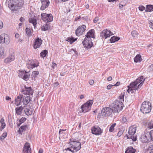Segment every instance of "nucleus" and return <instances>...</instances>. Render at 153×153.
I'll return each mask as SVG.
<instances>
[{"instance_id": "31", "label": "nucleus", "mask_w": 153, "mask_h": 153, "mask_svg": "<svg viewBox=\"0 0 153 153\" xmlns=\"http://www.w3.org/2000/svg\"><path fill=\"white\" fill-rule=\"evenodd\" d=\"M146 12L153 11V6L152 5H148L146 6Z\"/></svg>"}, {"instance_id": "26", "label": "nucleus", "mask_w": 153, "mask_h": 153, "mask_svg": "<svg viewBox=\"0 0 153 153\" xmlns=\"http://www.w3.org/2000/svg\"><path fill=\"white\" fill-rule=\"evenodd\" d=\"M23 109V108L22 106L17 107L16 108V113L18 115H20L22 113V111Z\"/></svg>"}, {"instance_id": "37", "label": "nucleus", "mask_w": 153, "mask_h": 153, "mask_svg": "<svg viewBox=\"0 0 153 153\" xmlns=\"http://www.w3.org/2000/svg\"><path fill=\"white\" fill-rule=\"evenodd\" d=\"M24 111L26 115H31L32 114V111H30L29 109L27 108L25 109L24 110Z\"/></svg>"}, {"instance_id": "13", "label": "nucleus", "mask_w": 153, "mask_h": 153, "mask_svg": "<svg viewBox=\"0 0 153 153\" xmlns=\"http://www.w3.org/2000/svg\"><path fill=\"white\" fill-rule=\"evenodd\" d=\"M25 89L22 91V92L23 94L29 95H32L33 94V91L31 87H27L25 86Z\"/></svg>"}, {"instance_id": "45", "label": "nucleus", "mask_w": 153, "mask_h": 153, "mask_svg": "<svg viewBox=\"0 0 153 153\" xmlns=\"http://www.w3.org/2000/svg\"><path fill=\"white\" fill-rule=\"evenodd\" d=\"M26 118L25 117H22L19 120V122L21 124L24 123L26 120Z\"/></svg>"}, {"instance_id": "43", "label": "nucleus", "mask_w": 153, "mask_h": 153, "mask_svg": "<svg viewBox=\"0 0 153 153\" xmlns=\"http://www.w3.org/2000/svg\"><path fill=\"white\" fill-rule=\"evenodd\" d=\"M39 72L38 71H33L32 72V75L33 77H36V76L39 74Z\"/></svg>"}, {"instance_id": "17", "label": "nucleus", "mask_w": 153, "mask_h": 153, "mask_svg": "<svg viewBox=\"0 0 153 153\" xmlns=\"http://www.w3.org/2000/svg\"><path fill=\"white\" fill-rule=\"evenodd\" d=\"M15 59L14 54L13 53L10 55L4 60V62L6 63H10Z\"/></svg>"}, {"instance_id": "47", "label": "nucleus", "mask_w": 153, "mask_h": 153, "mask_svg": "<svg viewBox=\"0 0 153 153\" xmlns=\"http://www.w3.org/2000/svg\"><path fill=\"white\" fill-rule=\"evenodd\" d=\"M138 8L140 10L143 11L145 10V7L144 6L141 5Z\"/></svg>"}, {"instance_id": "2", "label": "nucleus", "mask_w": 153, "mask_h": 153, "mask_svg": "<svg viewBox=\"0 0 153 153\" xmlns=\"http://www.w3.org/2000/svg\"><path fill=\"white\" fill-rule=\"evenodd\" d=\"M6 3L8 7L13 11H16L20 9L24 4L23 0H7Z\"/></svg>"}, {"instance_id": "10", "label": "nucleus", "mask_w": 153, "mask_h": 153, "mask_svg": "<svg viewBox=\"0 0 153 153\" xmlns=\"http://www.w3.org/2000/svg\"><path fill=\"white\" fill-rule=\"evenodd\" d=\"M10 42V39L8 35L4 33L0 35V43L8 45Z\"/></svg>"}, {"instance_id": "7", "label": "nucleus", "mask_w": 153, "mask_h": 153, "mask_svg": "<svg viewBox=\"0 0 153 153\" xmlns=\"http://www.w3.org/2000/svg\"><path fill=\"white\" fill-rule=\"evenodd\" d=\"M140 140L142 143H148L152 141L150 131H145L144 133L141 136Z\"/></svg>"}, {"instance_id": "54", "label": "nucleus", "mask_w": 153, "mask_h": 153, "mask_svg": "<svg viewBox=\"0 0 153 153\" xmlns=\"http://www.w3.org/2000/svg\"><path fill=\"white\" fill-rule=\"evenodd\" d=\"M99 20L98 17H95L93 20V22L94 23H96Z\"/></svg>"}, {"instance_id": "28", "label": "nucleus", "mask_w": 153, "mask_h": 153, "mask_svg": "<svg viewBox=\"0 0 153 153\" xmlns=\"http://www.w3.org/2000/svg\"><path fill=\"white\" fill-rule=\"evenodd\" d=\"M134 60L135 62H140L142 60L141 56L140 54L137 55L134 58Z\"/></svg>"}, {"instance_id": "57", "label": "nucleus", "mask_w": 153, "mask_h": 153, "mask_svg": "<svg viewBox=\"0 0 153 153\" xmlns=\"http://www.w3.org/2000/svg\"><path fill=\"white\" fill-rule=\"evenodd\" d=\"M66 130V129L63 130V129H60L59 131V134H61L63 133V131H65Z\"/></svg>"}, {"instance_id": "1", "label": "nucleus", "mask_w": 153, "mask_h": 153, "mask_svg": "<svg viewBox=\"0 0 153 153\" xmlns=\"http://www.w3.org/2000/svg\"><path fill=\"white\" fill-rule=\"evenodd\" d=\"M145 80L143 76L139 77L128 86V88L127 90V92L129 93H134L136 90H138L141 88Z\"/></svg>"}, {"instance_id": "15", "label": "nucleus", "mask_w": 153, "mask_h": 153, "mask_svg": "<svg viewBox=\"0 0 153 153\" xmlns=\"http://www.w3.org/2000/svg\"><path fill=\"white\" fill-rule=\"evenodd\" d=\"M23 153H31V149L30 148L29 143L27 142L23 147Z\"/></svg>"}, {"instance_id": "60", "label": "nucleus", "mask_w": 153, "mask_h": 153, "mask_svg": "<svg viewBox=\"0 0 153 153\" xmlns=\"http://www.w3.org/2000/svg\"><path fill=\"white\" fill-rule=\"evenodd\" d=\"M72 51L74 52L76 55H78V52L76 51L74 49H71L70 51L71 52Z\"/></svg>"}, {"instance_id": "30", "label": "nucleus", "mask_w": 153, "mask_h": 153, "mask_svg": "<svg viewBox=\"0 0 153 153\" xmlns=\"http://www.w3.org/2000/svg\"><path fill=\"white\" fill-rule=\"evenodd\" d=\"M120 39V38L115 36L112 37L110 39V42L114 43L116 42H117Z\"/></svg>"}, {"instance_id": "62", "label": "nucleus", "mask_w": 153, "mask_h": 153, "mask_svg": "<svg viewBox=\"0 0 153 153\" xmlns=\"http://www.w3.org/2000/svg\"><path fill=\"white\" fill-rule=\"evenodd\" d=\"M149 24V27H150V28L153 29V21L152 22H151V23H150Z\"/></svg>"}, {"instance_id": "63", "label": "nucleus", "mask_w": 153, "mask_h": 153, "mask_svg": "<svg viewBox=\"0 0 153 153\" xmlns=\"http://www.w3.org/2000/svg\"><path fill=\"white\" fill-rule=\"evenodd\" d=\"M120 84V82H117L114 85V86H119Z\"/></svg>"}, {"instance_id": "33", "label": "nucleus", "mask_w": 153, "mask_h": 153, "mask_svg": "<svg viewBox=\"0 0 153 153\" xmlns=\"http://www.w3.org/2000/svg\"><path fill=\"white\" fill-rule=\"evenodd\" d=\"M70 140L71 141L69 142L68 143L70 144V145H71V148H73V147H74L73 144L78 142L76 141V139H74L73 138L70 139Z\"/></svg>"}, {"instance_id": "27", "label": "nucleus", "mask_w": 153, "mask_h": 153, "mask_svg": "<svg viewBox=\"0 0 153 153\" xmlns=\"http://www.w3.org/2000/svg\"><path fill=\"white\" fill-rule=\"evenodd\" d=\"M77 38H74L72 36L69 37L67 38L66 40L69 42L71 44H72L73 42L77 40Z\"/></svg>"}, {"instance_id": "12", "label": "nucleus", "mask_w": 153, "mask_h": 153, "mask_svg": "<svg viewBox=\"0 0 153 153\" xmlns=\"http://www.w3.org/2000/svg\"><path fill=\"white\" fill-rule=\"evenodd\" d=\"M91 132L93 134L99 135H100L102 133V130L99 126H95L92 128Z\"/></svg>"}, {"instance_id": "46", "label": "nucleus", "mask_w": 153, "mask_h": 153, "mask_svg": "<svg viewBox=\"0 0 153 153\" xmlns=\"http://www.w3.org/2000/svg\"><path fill=\"white\" fill-rule=\"evenodd\" d=\"M4 49L3 47H0V56H2L4 54Z\"/></svg>"}, {"instance_id": "16", "label": "nucleus", "mask_w": 153, "mask_h": 153, "mask_svg": "<svg viewBox=\"0 0 153 153\" xmlns=\"http://www.w3.org/2000/svg\"><path fill=\"white\" fill-rule=\"evenodd\" d=\"M41 3L42 5L40 8V10H42L48 7L50 4V2L48 0H42Z\"/></svg>"}, {"instance_id": "52", "label": "nucleus", "mask_w": 153, "mask_h": 153, "mask_svg": "<svg viewBox=\"0 0 153 153\" xmlns=\"http://www.w3.org/2000/svg\"><path fill=\"white\" fill-rule=\"evenodd\" d=\"M149 69L150 71L153 70V64L151 65L149 67Z\"/></svg>"}, {"instance_id": "20", "label": "nucleus", "mask_w": 153, "mask_h": 153, "mask_svg": "<svg viewBox=\"0 0 153 153\" xmlns=\"http://www.w3.org/2000/svg\"><path fill=\"white\" fill-rule=\"evenodd\" d=\"M73 144L74 147L73 148L74 150H76V152L78 151L81 148V144L80 142L78 141L74 143Z\"/></svg>"}, {"instance_id": "14", "label": "nucleus", "mask_w": 153, "mask_h": 153, "mask_svg": "<svg viewBox=\"0 0 153 153\" xmlns=\"http://www.w3.org/2000/svg\"><path fill=\"white\" fill-rule=\"evenodd\" d=\"M42 40L41 38L37 37L35 40L34 43L33 44V48L35 49L40 47L42 42Z\"/></svg>"}, {"instance_id": "55", "label": "nucleus", "mask_w": 153, "mask_h": 153, "mask_svg": "<svg viewBox=\"0 0 153 153\" xmlns=\"http://www.w3.org/2000/svg\"><path fill=\"white\" fill-rule=\"evenodd\" d=\"M107 31L110 32L109 33H108V35H107L108 36V37H109L110 36H111L113 34L110 31L107 30Z\"/></svg>"}, {"instance_id": "50", "label": "nucleus", "mask_w": 153, "mask_h": 153, "mask_svg": "<svg viewBox=\"0 0 153 153\" xmlns=\"http://www.w3.org/2000/svg\"><path fill=\"white\" fill-rule=\"evenodd\" d=\"M127 120L125 117H123L122 119V122L123 123H125L127 122Z\"/></svg>"}, {"instance_id": "18", "label": "nucleus", "mask_w": 153, "mask_h": 153, "mask_svg": "<svg viewBox=\"0 0 153 153\" xmlns=\"http://www.w3.org/2000/svg\"><path fill=\"white\" fill-rule=\"evenodd\" d=\"M32 98L30 96H27L26 97L23 96L22 102L23 104L26 105L31 101Z\"/></svg>"}, {"instance_id": "42", "label": "nucleus", "mask_w": 153, "mask_h": 153, "mask_svg": "<svg viewBox=\"0 0 153 153\" xmlns=\"http://www.w3.org/2000/svg\"><path fill=\"white\" fill-rule=\"evenodd\" d=\"M25 31L26 34L28 36H31V30H30V29L27 28L26 27L25 29Z\"/></svg>"}, {"instance_id": "9", "label": "nucleus", "mask_w": 153, "mask_h": 153, "mask_svg": "<svg viewBox=\"0 0 153 153\" xmlns=\"http://www.w3.org/2000/svg\"><path fill=\"white\" fill-rule=\"evenodd\" d=\"M115 112L112 108H111L108 107L104 108L101 110V113L102 116L108 117L111 115L112 112Z\"/></svg>"}, {"instance_id": "64", "label": "nucleus", "mask_w": 153, "mask_h": 153, "mask_svg": "<svg viewBox=\"0 0 153 153\" xmlns=\"http://www.w3.org/2000/svg\"><path fill=\"white\" fill-rule=\"evenodd\" d=\"M150 126L152 128H153V121H151L150 123Z\"/></svg>"}, {"instance_id": "32", "label": "nucleus", "mask_w": 153, "mask_h": 153, "mask_svg": "<svg viewBox=\"0 0 153 153\" xmlns=\"http://www.w3.org/2000/svg\"><path fill=\"white\" fill-rule=\"evenodd\" d=\"M48 19V20H47V22H51L53 21V17L51 14H47V17Z\"/></svg>"}, {"instance_id": "5", "label": "nucleus", "mask_w": 153, "mask_h": 153, "mask_svg": "<svg viewBox=\"0 0 153 153\" xmlns=\"http://www.w3.org/2000/svg\"><path fill=\"white\" fill-rule=\"evenodd\" d=\"M152 105L150 102L146 101L142 103L140 107V111L143 114H146L150 112Z\"/></svg>"}, {"instance_id": "25", "label": "nucleus", "mask_w": 153, "mask_h": 153, "mask_svg": "<svg viewBox=\"0 0 153 153\" xmlns=\"http://www.w3.org/2000/svg\"><path fill=\"white\" fill-rule=\"evenodd\" d=\"M136 150L132 146L128 147L126 150L125 153H134Z\"/></svg>"}, {"instance_id": "4", "label": "nucleus", "mask_w": 153, "mask_h": 153, "mask_svg": "<svg viewBox=\"0 0 153 153\" xmlns=\"http://www.w3.org/2000/svg\"><path fill=\"white\" fill-rule=\"evenodd\" d=\"M124 93H121L118 99L116 100L114 102L113 106L112 107L115 112H118L119 111L123 109V102L124 100Z\"/></svg>"}, {"instance_id": "19", "label": "nucleus", "mask_w": 153, "mask_h": 153, "mask_svg": "<svg viewBox=\"0 0 153 153\" xmlns=\"http://www.w3.org/2000/svg\"><path fill=\"white\" fill-rule=\"evenodd\" d=\"M23 99V95H18L17 96V98L15 99V104L17 105L18 106L20 105L22 102V100Z\"/></svg>"}, {"instance_id": "11", "label": "nucleus", "mask_w": 153, "mask_h": 153, "mask_svg": "<svg viewBox=\"0 0 153 153\" xmlns=\"http://www.w3.org/2000/svg\"><path fill=\"white\" fill-rule=\"evenodd\" d=\"M86 29V26L84 25H82L79 27L75 31L76 35L79 36L82 34Z\"/></svg>"}, {"instance_id": "36", "label": "nucleus", "mask_w": 153, "mask_h": 153, "mask_svg": "<svg viewBox=\"0 0 153 153\" xmlns=\"http://www.w3.org/2000/svg\"><path fill=\"white\" fill-rule=\"evenodd\" d=\"M30 76V74L26 72L25 74H24V77L22 78V79H23L25 81H27L29 79Z\"/></svg>"}, {"instance_id": "3", "label": "nucleus", "mask_w": 153, "mask_h": 153, "mask_svg": "<svg viewBox=\"0 0 153 153\" xmlns=\"http://www.w3.org/2000/svg\"><path fill=\"white\" fill-rule=\"evenodd\" d=\"M94 30L91 29L87 32L86 37H85L84 40L82 42V43L84 47L87 49L90 48L93 45V44L91 41V37L92 38H94Z\"/></svg>"}, {"instance_id": "58", "label": "nucleus", "mask_w": 153, "mask_h": 153, "mask_svg": "<svg viewBox=\"0 0 153 153\" xmlns=\"http://www.w3.org/2000/svg\"><path fill=\"white\" fill-rule=\"evenodd\" d=\"M89 83L90 85H92L94 83V81L93 80H90L89 81Z\"/></svg>"}, {"instance_id": "29", "label": "nucleus", "mask_w": 153, "mask_h": 153, "mask_svg": "<svg viewBox=\"0 0 153 153\" xmlns=\"http://www.w3.org/2000/svg\"><path fill=\"white\" fill-rule=\"evenodd\" d=\"M0 122L1 124V126L0 128V131H2V130L6 126V124L4 123V119L3 118L1 119Z\"/></svg>"}, {"instance_id": "51", "label": "nucleus", "mask_w": 153, "mask_h": 153, "mask_svg": "<svg viewBox=\"0 0 153 153\" xmlns=\"http://www.w3.org/2000/svg\"><path fill=\"white\" fill-rule=\"evenodd\" d=\"M150 135L151 136V139L152 140V141L153 142V129L151 130L150 131Z\"/></svg>"}, {"instance_id": "41", "label": "nucleus", "mask_w": 153, "mask_h": 153, "mask_svg": "<svg viewBox=\"0 0 153 153\" xmlns=\"http://www.w3.org/2000/svg\"><path fill=\"white\" fill-rule=\"evenodd\" d=\"M26 72L25 71H22L19 72V77L22 78L24 77V74H25Z\"/></svg>"}, {"instance_id": "59", "label": "nucleus", "mask_w": 153, "mask_h": 153, "mask_svg": "<svg viewBox=\"0 0 153 153\" xmlns=\"http://www.w3.org/2000/svg\"><path fill=\"white\" fill-rule=\"evenodd\" d=\"M119 7L120 8H122L124 6H125V5H123L121 3H120L119 4Z\"/></svg>"}, {"instance_id": "56", "label": "nucleus", "mask_w": 153, "mask_h": 153, "mask_svg": "<svg viewBox=\"0 0 153 153\" xmlns=\"http://www.w3.org/2000/svg\"><path fill=\"white\" fill-rule=\"evenodd\" d=\"M19 20L21 22H23L25 21V19L23 17H21L20 18Z\"/></svg>"}, {"instance_id": "39", "label": "nucleus", "mask_w": 153, "mask_h": 153, "mask_svg": "<svg viewBox=\"0 0 153 153\" xmlns=\"http://www.w3.org/2000/svg\"><path fill=\"white\" fill-rule=\"evenodd\" d=\"M7 133L6 132H5L0 137V140H4L7 137Z\"/></svg>"}, {"instance_id": "6", "label": "nucleus", "mask_w": 153, "mask_h": 153, "mask_svg": "<svg viewBox=\"0 0 153 153\" xmlns=\"http://www.w3.org/2000/svg\"><path fill=\"white\" fill-rule=\"evenodd\" d=\"M136 127L133 126L129 128L128 131V135H126L127 139H131L134 141L137 140V137L134 136V135L136 131Z\"/></svg>"}, {"instance_id": "49", "label": "nucleus", "mask_w": 153, "mask_h": 153, "mask_svg": "<svg viewBox=\"0 0 153 153\" xmlns=\"http://www.w3.org/2000/svg\"><path fill=\"white\" fill-rule=\"evenodd\" d=\"M123 131L122 130H120L119 131L117 134V135L118 137H120L123 133Z\"/></svg>"}, {"instance_id": "22", "label": "nucleus", "mask_w": 153, "mask_h": 153, "mask_svg": "<svg viewBox=\"0 0 153 153\" xmlns=\"http://www.w3.org/2000/svg\"><path fill=\"white\" fill-rule=\"evenodd\" d=\"M110 32L107 31V29L104 30L101 32L100 34V36L102 38H104L105 39H106L108 37L107 35L108 33H109Z\"/></svg>"}, {"instance_id": "44", "label": "nucleus", "mask_w": 153, "mask_h": 153, "mask_svg": "<svg viewBox=\"0 0 153 153\" xmlns=\"http://www.w3.org/2000/svg\"><path fill=\"white\" fill-rule=\"evenodd\" d=\"M41 29L43 31H46L48 30V26L47 24L43 25L41 27Z\"/></svg>"}, {"instance_id": "34", "label": "nucleus", "mask_w": 153, "mask_h": 153, "mask_svg": "<svg viewBox=\"0 0 153 153\" xmlns=\"http://www.w3.org/2000/svg\"><path fill=\"white\" fill-rule=\"evenodd\" d=\"M41 19L42 20L45 22H47V20H48L47 17V14L46 13H42L41 14Z\"/></svg>"}, {"instance_id": "23", "label": "nucleus", "mask_w": 153, "mask_h": 153, "mask_svg": "<svg viewBox=\"0 0 153 153\" xmlns=\"http://www.w3.org/2000/svg\"><path fill=\"white\" fill-rule=\"evenodd\" d=\"M27 128V125L21 126L18 130V133L20 134H22L23 131H25Z\"/></svg>"}, {"instance_id": "53", "label": "nucleus", "mask_w": 153, "mask_h": 153, "mask_svg": "<svg viewBox=\"0 0 153 153\" xmlns=\"http://www.w3.org/2000/svg\"><path fill=\"white\" fill-rule=\"evenodd\" d=\"M113 86H114L113 85H112L111 84H109L108 85L107 87V89H110Z\"/></svg>"}, {"instance_id": "24", "label": "nucleus", "mask_w": 153, "mask_h": 153, "mask_svg": "<svg viewBox=\"0 0 153 153\" xmlns=\"http://www.w3.org/2000/svg\"><path fill=\"white\" fill-rule=\"evenodd\" d=\"M39 63L38 62H35L34 61H31L30 63V67L32 69L33 68L35 67H37L39 66Z\"/></svg>"}, {"instance_id": "8", "label": "nucleus", "mask_w": 153, "mask_h": 153, "mask_svg": "<svg viewBox=\"0 0 153 153\" xmlns=\"http://www.w3.org/2000/svg\"><path fill=\"white\" fill-rule=\"evenodd\" d=\"M93 100H90L81 106V108L83 113L88 112L91 109V105L93 103Z\"/></svg>"}, {"instance_id": "35", "label": "nucleus", "mask_w": 153, "mask_h": 153, "mask_svg": "<svg viewBox=\"0 0 153 153\" xmlns=\"http://www.w3.org/2000/svg\"><path fill=\"white\" fill-rule=\"evenodd\" d=\"M48 53V52L46 50H44L41 52L40 56L42 57H45Z\"/></svg>"}, {"instance_id": "48", "label": "nucleus", "mask_w": 153, "mask_h": 153, "mask_svg": "<svg viewBox=\"0 0 153 153\" xmlns=\"http://www.w3.org/2000/svg\"><path fill=\"white\" fill-rule=\"evenodd\" d=\"M132 97L131 96L128 97L127 99L128 100H127V101L130 102H132L133 101V100L132 99Z\"/></svg>"}, {"instance_id": "61", "label": "nucleus", "mask_w": 153, "mask_h": 153, "mask_svg": "<svg viewBox=\"0 0 153 153\" xmlns=\"http://www.w3.org/2000/svg\"><path fill=\"white\" fill-rule=\"evenodd\" d=\"M3 27V23L0 20V28H2Z\"/></svg>"}, {"instance_id": "38", "label": "nucleus", "mask_w": 153, "mask_h": 153, "mask_svg": "<svg viewBox=\"0 0 153 153\" xmlns=\"http://www.w3.org/2000/svg\"><path fill=\"white\" fill-rule=\"evenodd\" d=\"M131 34L133 37H137L138 35V33L136 30H133L131 32Z\"/></svg>"}, {"instance_id": "21", "label": "nucleus", "mask_w": 153, "mask_h": 153, "mask_svg": "<svg viewBox=\"0 0 153 153\" xmlns=\"http://www.w3.org/2000/svg\"><path fill=\"white\" fill-rule=\"evenodd\" d=\"M29 22L33 24L34 28H35L36 27L37 24V20L35 18L32 17H30L29 19Z\"/></svg>"}, {"instance_id": "40", "label": "nucleus", "mask_w": 153, "mask_h": 153, "mask_svg": "<svg viewBox=\"0 0 153 153\" xmlns=\"http://www.w3.org/2000/svg\"><path fill=\"white\" fill-rule=\"evenodd\" d=\"M116 123H114L110 127L109 131L111 132H113L114 130V127L116 126Z\"/></svg>"}]
</instances>
